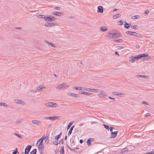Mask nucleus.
Returning <instances> with one entry per match:
<instances>
[{
    "label": "nucleus",
    "instance_id": "obj_22",
    "mask_svg": "<svg viewBox=\"0 0 154 154\" xmlns=\"http://www.w3.org/2000/svg\"><path fill=\"white\" fill-rule=\"evenodd\" d=\"M74 127V125H73L70 129L68 133V135H70L71 134L72 131L73 130V129Z\"/></svg>",
    "mask_w": 154,
    "mask_h": 154
},
{
    "label": "nucleus",
    "instance_id": "obj_50",
    "mask_svg": "<svg viewBox=\"0 0 154 154\" xmlns=\"http://www.w3.org/2000/svg\"><path fill=\"white\" fill-rule=\"evenodd\" d=\"M93 89H91L89 88H88L85 89V90L88 91H93L92 90Z\"/></svg>",
    "mask_w": 154,
    "mask_h": 154
},
{
    "label": "nucleus",
    "instance_id": "obj_38",
    "mask_svg": "<svg viewBox=\"0 0 154 154\" xmlns=\"http://www.w3.org/2000/svg\"><path fill=\"white\" fill-rule=\"evenodd\" d=\"M92 90V92H95L96 93H98L100 91V90L98 89H93Z\"/></svg>",
    "mask_w": 154,
    "mask_h": 154
},
{
    "label": "nucleus",
    "instance_id": "obj_21",
    "mask_svg": "<svg viewBox=\"0 0 154 154\" xmlns=\"http://www.w3.org/2000/svg\"><path fill=\"white\" fill-rule=\"evenodd\" d=\"M68 95L69 96H73V97H77V94H75L74 93H72L71 92L68 93Z\"/></svg>",
    "mask_w": 154,
    "mask_h": 154
},
{
    "label": "nucleus",
    "instance_id": "obj_62",
    "mask_svg": "<svg viewBox=\"0 0 154 154\" xmlns=\"http://www.w3.org/2000/svg\"><path fill=\"white\" fill-rule=\"evenodd\" d=\"M55 9L56 10H60V8L56 7L55 8Z\"/></svg>",
    "mask_w": 154,
    "mask_h": 154
},
{
    "label": "nucleus",
    "instance_id": "obj_43",
    "mask_svg": "<svg viewBox=\"0 0 154 154\" xmlns=\"http://www.w3.org/2000/svg\"><path fill=\"white\" fill-rule=\"evenodd\" d=\"M72 123L73 122H71L69 123L67 126V130H68L70 127Z\"/></svg>",
    "mask_w": 154,
    "mask_h": 154
},
{
    "label": "nucleus",
    "instance_id": "obj_3",
    "mask_svg": "<svg viewBox=\"0 0 154 154\" xmlns=\"http://www.w3.org/2000/svg\"><path fill=\"white\" fill-rule=\"evenodd\" d=\"M45 105L47 106L54 107L55 108H57L58 107V106L57 103L50 102L46 103Z\"/></svg>",
    "mask_w": 154,
    "mask_h": 154
},
{
    "label": "nucleus",
    "instance_id": "obj_37",
    "mask_svg": "<svg viewBox=\"0 0 154 154\" xmlns=\"http://www.w3.org/2000/svg\"><path fill=\"white\" fill-rule=\"evenodd\" d=\"M133 32L130 31H127L126 32V33L128 35H131L133 34Z\"/></svg>",
    "mask_w": 154,
    "mask_h": 154
},
{
    "label": "nucleus",
    "instance_id": "obj_40",
    "mask_svg": "<svg viewBox=\"0 0 154 154\" xmlns=\"http://www.w3.org/2000/svg\"><path fill=\"white\" fill-rule=\"evenodd\" d=\"M53 143L54 144L57 145L60 143V142L59 141H55L53 142Z\"/></svg>",
    "mask_w": 154,
    "mask_h": 154
},
{
    "label": "nucleus",
    "instance_id": "obj_26",
    "mask_svg": "<svg viewBox=\"0 0 154 154\" xmlns=\"http://www.w3.org/2000/svg\"><path fill=\"white\" fill-rule=\"evenodd\" d=\"M45 20L47 21L51 22V16L50 17H46Z\"/></svg>",
    "mask_w": 154,
    "mask_h": 154
},
{
    "label": "nucleus",
    "instance_id": "obj_11",
    "mask_svg": "<svg viewBox=\"0 0 154 154\" xmlns=\"http://www.w3.org/2000/svg\"><path fill=\"white\" fill-rule=\"evenodd\" d=\"M46 87L45 86H44L43 85H40L39 86L37 87L36 90H37V91H41L42 89H45Z\"/></svg>",
    "mask_w": 154,
    "mask_h": 154
},
{
    "label": "nucleus",
    "instance_id": "obj_34",
    "mask_svg": "<svg viewBox=\"0 0 154 154\" xmlns=\"http://www.w3.org/2000/svg\"><path fill=\"white\" fill-rule=\"evenodd\" d=\"M38 17L39 18H42L45 19L46 17L43 15H39L38 16Z\"/></svg>",
    "mask_w": 154,
    "mask_h": 154
},
{
    "label": "nucleus",
    "instance_id": "obj_57",
    "mask_svg": "<svg viewBox=\"0 0 154 154\" xmlns=\"http://www.w3.org/2000/svg\"><path fill=\"white\" fill-rule=\"evenodd\" d=\"M142 103H143V104H146V105H149V104L148 103L144 101H142Z\"/></svg>",
    "mask_w": 154,
    "mask_h": 154
},
{
    "label": "nucleus",
    "instance_id": "obj_23",
    "mask_svg": "<svg viewBox=\"0 0 154 154\" xmlns=\"http://www.w3.org/2000/svg\"><path fill=\"white\" fill-rule=\"evenodd\" d=\"M62 134V132H61L58 135H56L55 136V139L57 140H58L61 137Z\"/></svg>",
    "mask_w": 154,
    "mask_h": 154
},
{
    "label": "nucleus",
    "instance_id": "obj_56",
    "mask_svg": "<svg viewBox=\"0 0 154 154\" xmlns=\"http://www.w3.org/2000/svg\"><path fill=\"white\" fill-rule=\"evenodd\" d=\"M114 128L113 127H110L109 129H110V131L111 132H112L113 129Z\"/></svg>",
    "mask_w": 154,
    "mask_h": 154
},
{
    "label": "nucleus",
    "instance_id": "obj_16",
    "mask_svg": "<svg viewBox=\"0 0 154 154\" xmlns=\"http://www.w3.org/2000/svg\"><path fill=\"white\" fill-rule=\"evenodd\" d=\"M118 133V131H116L115 132H112L111 133L112 137L111 138H115L116 137L117 133Z\"/></svg>",
    "mask_w": 154,
    "mask_h": 154
},
{
    "label": "nucleus",
    "instance_id": "obj_6",
    "mask_svg": "<svg viewBox=\"0 0 154 154\" xmlns=\"http://www.w3.org/2000/svg\"><path fill=\"white\" fill-rule=\"evenodd\" d=\"M38 149L40 151V154H42L43 152V149L44 148V145L43 143H40L38 145Z\"/></svg>",
    "mask_w": 154,
    "mask_h": 154
},
{
    "label": "nucleus",
    "instance_id": "obj_9",
    "mask_svg": "<svg viewBox=\"0 0 154 154\" xmlns=\"http://www.w3.org/2000/svg\"><path fill=\"white\" fill-rule=\"evenodd\" d=\"M49 134H47L46 136L45 137H44V139L45 143L48 144L49 143Z\"/></svg>",
    "mask_w": 154,
    "mask_h": 154
},
{
    "label": "nucleus",
    "instance_id": "obj_27",
    "mask_svg": "<svg viewBox=\"0 0 154 154\" xmlns=\"http://www.w3.org/2000/svg\"><path fill=\"white\" fill-rule=\"evenodd\" d=\"M24 121V120L23 119H21L19 120H18L16 122V124H19L22 123Z\"/></svg>",
    "mask_w": 154,
    "mask_h": 154
},
{
    "label": "nucleus",
    "instance_id": "obj_61",
    "mask_svg": "<svg viewBox=\"0 0 154 154\" xmlns=\"http://www.w3.org/2000/svg\"><path fill=\"white\" fill-rule=\"evenodd\" d=\"M150 114L149 113H147L145 115V117H147L148 116H150Z\"/></svg>",
    "mask_w": 154,
    "mask_h": 154
},
{
    "label": "nucleus",
    "instance_id": "obj_33",
    "mask_svg": "<svg viewBox=\"0 0 154 154\" xmlns=\"http://www.w3.org/2000/svg\"><path fill=\"white\" fill-rule=\"evenodd\" d=\"M60 153H64V151L63 146H62L61 147L60 150Z\"/></svg>",
    "mask_w": 154,
    "mask_h": 154
},
{
    "label": "nucleus",
    "instance_id": "obj_55",
    "mask_svg": "<svg viewBox=\"0 0 154 154\" xmlns=\"http://www.w3.org/2000/svg\"><path fill=\"white\" fill-rule=\"evenodd\" d=\"M51 22L54 21L56 19V18L52 16H51Z\"/></svg>",
    "mask_w": 154,
    "mask_h": 154
},
{
    "label": "nucleus",
    "instance_id": "obj_31",
    "mask_svg": "<svg viewBox=\"0 0 154 154\" xmlns=\"http://www.w3.org/2000/svg\"><path fill=\"white\" fill-rule=\"evenodd\" d=\"M137 77H143L146 79L148 78V76L147 75H137Z\"/></svg>",
    "mask_w": 154,
    "mask_h": 154
},
{
    "label": "nucleus",
    "instance_id": "obj_41",
    "mask_svg": "<svg viewBox=\"0 0 154 154\" xmlns=\"http://www.w3.org/2000/svg\"><path fill=\"white\" fill-rule=\"evenodd\" d=\"M1 106L7 107V105L5 103L2 102H0V106Z\"/></svg>",
    "mask_w": 154,
    "mask_h": 154
},
{
    "label": "nucleus",
    "instance_id": "obj_47",
    "mask_svg": "<svg viewBox=\"0 0 154 154\" xmlns=\"http://www.w3.org/2000/svg\"><path fill=\"white\" fill-rule=\"evenodd\" d=\"M18 152V150L17 148H16L15 150L13 152L12 154H16Z\"/></svg>",
    "mask_w": 154,
    "mask_h": 154
},
{
    "label": "nucleus",
    "instance_id": "obj_10",
    "mask_svg": "<svg viewBox=\"0 0 154 154\" xmlns=\"http://www.w3.org/2000/svg\"><path fill=\"white\" fill-rule=\"evenodd\" d=\"M14 102L16 103L20 104L23 105L24 104V102L23 101L18 99H16L15 100Z\"/></svg>",
    "mask_w": 154,
    "mask_h": 154
},
{
    "label": "nucleus",
    "instance_id": "obj_30",
    "mask_svg": "<svg viewBox=\"0 0 154 154\" xmlns=\"http://www.w3.org/2000/svg\"><path fill=\"white\" fill-rule=\"evenodd\" d=\"M128 151V149L127 147H125L122 149L121 152L122 153H123Z\"/></svg>",
    "mask_w": 154,
    "mask_h": 154
},
{
    "label": "nucleus",
    "instance_id": "obj_51",
    "mask_svg": "<svg viewBox=\"0 0 154 154\" xmlns=\"http://www.w3.org/2000/svg\"><path fill=\"white\" fill-rule=\"evenodd\" d=\"M14 134L15 136H17L19 138H21L22 137L21 136L20 134H18L15 133H14Z\"/></svg>",
    "mask_w": 154,
    "mask_h": 154
},
{
    "label": "nucleus",
    "instance_id": "obj_48",
    "mask_svg": "<svg viewBox=\"0 0 154 154\" xmlns=\"http://www.w3.org/2000/svg\"><path fill=\"white\" fill-rule=\"evenodd\" d=\"M123 24V23L122 20H121L118 22V24L119 25H122Z\"/></svg>",
    "mask_w": 154,
    "mask_h": 154
},
{
    "label": "nucleus",
    "instance_id": "obj_32",
    "mask_svg": "<svg viewBox=\"0 0 154 154\" xmlns=\"http://www.w3.org/2000/svg\"><path fill=\"white\" fill-rule=\"evenodd\" d=\"M37 149H33L30 153V154H36Z\"/></svg>",
    "mask_w": 154,
    "mask_h": 154
},
{
    "label": "nucleus",
    "instance_id": "obj_15",
    "mask_svg": "<svg viewBox=\"0 0 154 154\" xmlns=\"http://www.w3.org/2000/svg\"><path fill=\"white\" fill-rule=\"evenodd\" d=\"M103 8L102 6H99L98 7L97 12H101V13H103Z\"/></svg>",
    "mask_w": 154,
    "mask_h": 154
},
{
    "label": "nucleus",
    "instance_id": "obj_39",
    "mask_svg": "<svg viewBox=\"0 0 154 154\" xmlns=\"http://www.w3.org/2000/svg\"><path fill=\"white\" fill-rule=\"evenodd\" d=\"M117 95L120 97H123L125 95V94L123 93H117Z\"/></svg>",
    "mask_w": 154,
    "mask_h": 154
},
{
    "label": "nucleus",
    "instance_id": "obj_4",
    "mask_svg": "<svg viewBox=\"0 0 154 154\" xmlns=\"http://www.w3.org/2000/svg\"><path fill=\"white\" fill-rule=\"evenodd\" d=\"M112 36L111 37V38L116 39L122 36V35L119 33L112 32Z\"/></svg>",
    "mask_w": 154,
    "mask_h": 154
},
{
    "label": "nucleus",
    "instance_id": "obj_46",
    "mask_svg": "<svg viewBox=\"0 0 154 154\" xmlns=\"http://www.w3.org/2000/svg\"><path fill=\"white\" fill-rule=\"evenodd\" d=\"M137 57L138 59H139L143 58L142 54L138 55Z\"/></svg>",
    "mask_w": 154,
    "mask_h": 154
},
{
    "label": "nucleus",
    "instance_id": "obj_63",
    "mask_svg": "<svg viewBox=\"0 0 154 154\" xmlns=\"http://www.w3.org/2000/svg\"><path fill=\"white\" fill-rule=\"evenodd\" d=\"M124 48V47H119V48H118L119 49H123Z\"/></svg>",
    "mask_w": 154,
    "mask_h": 154
},
{
    "label": "nucleus",
    "instance_id": "obj_1",
    "mask_svg": "<svg viewBox=\"0 0 154 154\" xmlns=\"http://www.w3.org/2000/svg\"><path fill=\"white\" fill-rule=\"evenodd\" d=\"M69 86L68 85L66 84L63 83L61 84L58 85L56 87V88L58 90L61 89L64 90H65Z\"/></svg>",
    "mask_w": 154,
    "mask_h": 154
},
{
    "label": "nucleus",
    "instance_id": "obj_13",
    "mask_svg": "<svg viewBox=\"0 0 154 154\" xmlns=\"http://www.w3.org/2000/svg\"><path fill=\"white\" fill-rule=\"evenodd\" d=\"M55 25V24L54 23H45V26L48 27V26H54Z\"/></svg>",
    "mask_w": 154,
    "mask_h": 154
},
{
    "label": "nucleus",
    "instance_id": "obj_64",
    "mask_svg": "<svg viewBox=\"0 0 154 154\" xmlns=\"http://www.w3.org/2000/svg\"><path fill=\"white\" fill-rule=\"evenodd\" d=\"M136 47L137 48H140V46L138 45H136Z\"/></svg>",
    "mask_w": 154,
    "mask_h": 154
},
{
    "label": "nucleus",
    "instance_id": "obj_49",
    "mask_svg": "<svg viewBox=\"0 0 154 154\" xmlns=\"http://www.w3.org/2000/svg\"><path fill=\"white\" fill-rule=\"evenodd\" d=\"M111 35H112V32H109L107 34V36L108 37H110V38H111V37L112 36V35L111 36Z\"/></svg>",
    "mask_w": 154,
    "mask_h": 154
},
{
    "label": "nucleus",
    "instance_id": "obj_44",
    "mask_svg": "<svg viewBox=\"0 0 154 154\" xmlns=\"http://www.w3.org/2000/svg\"><path fill=\"white\" fill-rule=\"evenodd\" d=\"M103 126L106 129L108 130H109V126H108L107 125H106L105 124L103 125Z\"/></svg>",
    "mask_w": 154,
    "mask_h": 154
},
{
    "label": "nucleus",
    "instance_id": "obj_8",
    "mask_svg": "<svg viewBox=\"0 0 154 154\" xmlns=\"http://www.w3.org/2000/svg\"><path fill=\"white\" fill-rule=\"evenodd\" d=\"M32 122L33 124L38 125H41L42 124L41 121L36 120H32Z\"/></svg>",
    "mask_w": 154,
    "mask_h": 154
},
{
    "label": "nucleus",
    "instance_id": "obj_58",
    "mask_svg": "<svg viewBox=\"0 0 154 154\" xmlns=\"http://www.w3.org/2000/svg\"><path fill=\"white\" fill-rule=\"evenodd\" d=\"M149 12V10H146L145 11V13L146 14H147Z\"/></svg>",
    "mask_w": 154,
    "mask_h": 154
},
{
    "label": "nucleus",
    "instance_id": "obj_45",
    "mask_svg": "<svg viewBox=\"0 0 154 154\" xmlns=\"http://www.w3.org/2000/svg\"><path fill=\"white\" fill-rule=\"evenodd\" d=\"M133 17H134L133 19H137L139 18L140 17V16L138 15H136L133 16Z\"/></svg>",
    "mask_w": 154,
    "mask_h": 154
},
{
    "label": "nucleus",
    "instance_id": "obj_5",
    "mask_svg": "<svg viewBox=\"0 0 154 154\" xmlns=\"http://www.w3.org/2000/svg\"><path fill=\"white\" fill-rule=\"evenodd\" d=\"M60 117L56 116H54L53 117H45L44 119H45L50 120L52 121L58 119Z\"/></svg>",
    "mask_w": 154,
    "mask_h": 154
},
{
    "label": "nucleus",
    "instance_id": "obj_42",
    "mask_svg": "<svg viewBox=\"0 0 154 154\" xmlns=\"http://www.w3.org/2000/svg\"><path fill=\"white\" fill-rule=\"evenodd\" d=\"M87 145L88 146H90L91 145V141L89 139H88L87 141Z\"/></svg>",
    "mask_w": 154,
    "mask_h": 154
},
{
    "label": "nucleus",
    "instance_id": "obj_54",
    "mask_svg": "<svg viewBox=\"0 0 154 154\" xmlns=\"http://www.w3.org/2000/svg\"><path fill=\"white\" fill-rule=\"evenodd\" d=\"M115 41L118 42H122V39H119L118 40H116Z\"/></svg>",
    "mask_w": 154,
    "mask_h": 154
},
{
    "label": "nucleus",
    "instance_id": "obj_24",
    "mask_svg": "<svg viewBox=\"0 0 154 154\" xmlns=\"http://www.w3.org/2000/svg\"><path fill=\"white\" fill-rule=\"evenodd\" d=\"M100 29L101 31H102L103 32H105L107 30V28L105 26L104 27H101L100 28Z\"/></svg>",
    "mask_w": 154,
    "mask_h": 154
},
{
    "label": "nucleus",
    "instance_id": "obj_29",
    "mask_svg": "<svg viewBox=\"0 0 154 154\" xmlns=\"http://www.w3.org/2000/svg\"><path fill=\"white\" fill-rule=\"evenodd\" d=\"M73 88L76 90H84V89H82L83 88L82 87H73Z\"/></svg>",
    "mask_w": 154,
    "mask_h": 154
},
{
    "label": "nucleus",
    "instance_id": "obj_35",
    "mask_svg": "<svg viewBox=\"0 0 154 154\" xmlns=\"http://www.w3.org/2000/svg\"><path fill=\"white\" fill-rule=\"evenodd\" d=\"M131 28L132 29H134L136 30H137L138 29V28L137 27V26L136 25L131 26Z\"/></svg>",
    "mask_w": 154,
    "mask_h": 154
},
{
    "label": "nucleus",
    "instance_id": "obj_53",
    "mask_svg": "<svg viewBox=\"0 0 154 154\" xmlns=\"http://www.w3.org/2000/svg\"><path fill=\"white\" fill-rule=\"evenodd\" d=\"M30 91V92H32L33 93H35L37 92V90L36 89V90H31Z\"/></svg>",
    "mask_w": 154,
    "mask_h": 154
},
{
    "label": "nucleus",
    "instance_id": "obj_19",
    "mask_svg": "<svg viewBox=\"0 0 154 154\" xmlns=\"http://www.w3.org/2000/svg\"><path fill=\"white\" fill-rule=\"evenodd\" d=\"M131 23H130L129 25L128 23L125 21V24L124 27L126 29H128L130 27V26H131Z\"/></svg>",
    "mask_w": 154,
    "mask_h": 154
},
{
    "label": "nucleus",
    "instance_id": "obj_52",
    "mask_svg": "<svg viewBox=\"0 0 154 154\" xmlns=\"http://www.w3.org/2000/svg\"><path fill=\"white\" fill-rule=\"evenodd\" d=\"M144 154H154V150L153 152H148Z\"/></svg>",
    "mask_w": 154,
    "mask_h": 154
},
{
    "label": "nucleus",
    "instance_id": "obj_20",
    "mask_svg": "<svg viewBox=\"0 0 154 154\" xmlns=\"http://www.w3.org/2000/svg\"><path fill=\"white\" fill-rule=\"evenodd\" d=\"M62 14V13L60 12H54L52 13V14L58 16H61Z\"/></svg>",
    "mask_w": 154,
    "mask_h": 154
},
{
    "label": "nucleus",
    "instance_id": "obj_7",
    "mask_svg": "<svg viewBox=\"0 0 154 154\" xmlns=\"http://www.w3.org/2000/svg\"><path fill=\"white\" fill-rule=\"evenodd\" d=\"M31 148V146L28 145L25 148L24 154H28L29 153Z\"/></svg>",
    "mask_w": 154,
    "mask_h": 154
},
{
    "label": "nucleus",
    "instance_id": "obj_12",
    "mask_svg": "<svg viewBox=\"0 0 154 154\" xmlns=\"http://www.w3.org/2000/svg\"><path fill=\"white\" fill-rule=\"evenodd\" d=\"M143 57H146V58L147 60H151V57L148 56V54L147 53H144L142 54Z\"/></svg>",
    "mask_w": 154,
    "mask_h": 154
},
{
    "label": "nucleus",
    "instance_id": "obj_36",
    "mask_svg": "<svg viewBox=\"0 0 154 154\" xmlns=\"http://www.w3.org/2000/svg\"><path fill=\"white\" fill-rule=\"evenodd\" d=\"M84 95H87L88 96H90L92 95V93H89V92H84L83 93Z\"/></svg>",
    "mask_w": 154,
    "mask_h": 154
},
{
    "label": "nucleus",
    "instance_id": "obj_18",
    "mask_svg": "<svg viewBox=\"0 0 154 154\" xmlns=\"http://www.w3.org/2000/svg\"><path fill=\"white\" fill-rule=\"evenodd\" d=\"M45 42L47 44H48L51 47L53 48H55V46L53 43L49 42L48 41H45Z\"/></svg>",
    "mask_w": 154,
    "mask_h": 154
},
{
    "label": "nucleus",
    "instance_id": "obj_25",
    "mask_svg": "<svg viewBox=\"0 0 154 154\" xmlns=\"http://www.w3.org/2000/svg\"><path fill=\"white\" fill-rule=\"evenodd\" d=\"M121 16V14H117L113 16V18L114 19H116Z\"/></svg>",
    "mask_w": 154,
    "mask_h": 154
},
{
    "label": "nucleus",
    "instance_id": "obj_2",
    "mask_svg": "<svg viewBox=\"0 0 154 154\" xmlns=\"http://www.w3.org/2000/svg\"><path fill=\"white\" fill-rule=\"evenodd\" d=\"M100 94H97V96L99 98H103L106 97L107 94L105 91L101 90H100Z\"/></svg>",
    "mask_w": 154,
    "mask_h": 154
},
{
    "label": "nucleus",
    "instance_id": "obj_14",
    "mask_svg": "<svg viewBox=\"0 0 154 154\" xmlns=\"http://www.w3.org/2000/svg\"><path fill=\"white\" fill-rule=\"evenodd\" d=\"M131 59L130 60V61L131 63H133L136 60L138 59L137 56L134 57L133 56H132L131 57Z\"/></svg>",
    "mask_w": 154,
    "mask_h": 154
},
{
    "label": "nucleus",
    "instance_id": "obj_59",
    "mask_svg": "<svg viewBox=\"0 0 154 154\" xmlns=\"http://www.w3.org/2000/svg\"><path fill=\"white\" fill-rule=\"evenodd\" d=\"M109 98L111 100H112L114 101H115V98H113L111 97H109Z\"/></svg>",
    "mask_w": 154,
    "mask_h": 154
},
{
    "label": "nucleus",
    "instance_id": "obj_60",
    "mask_svg": "<svg viewBox=\"0 0 154 154\" xmlns=\"http://www.w3.org/2000/svg\"><path fill=\"white\" fill-rule=\"evenodd\" d=\"M88 139H89L91 141H93L95 140V139L94 138H90Z\"/></svg>",
    "mask_w": 154,
    "mask_h": 154
},
{
    "label": "nucleus",
    "instance_id": "obj_28",
    "mask_svg": "<svg viewBox=\"0 0 154 154\" xmlns=\"http://www.w3.org/2000/svg\"><path fill=\"white\" fill-rule=\"evenodd\" d=\"M44 139V136L42 137L40 139H39L37 141V144L39 142H40V143H43V140Z\"/></svg>",
    "mask_w": 154,
    "mask_h": 154
},
{
    "label": "nucleus",
    "instance_id": "obj_17",
    "mask_svg": "<svg viewBox=\"0 0 154 154\" xmlns=\"http://www.w3.org/2000/svg\"><path fill=\"white\" fill-rule=\"evenodd\" d=\"M132 36H134L135 37H141V35L139 34L136 33V32H133V34L131 35Z\"/></svg>",
    "mask_w": 154,
    "mask_h": 154
}]
</instances>
